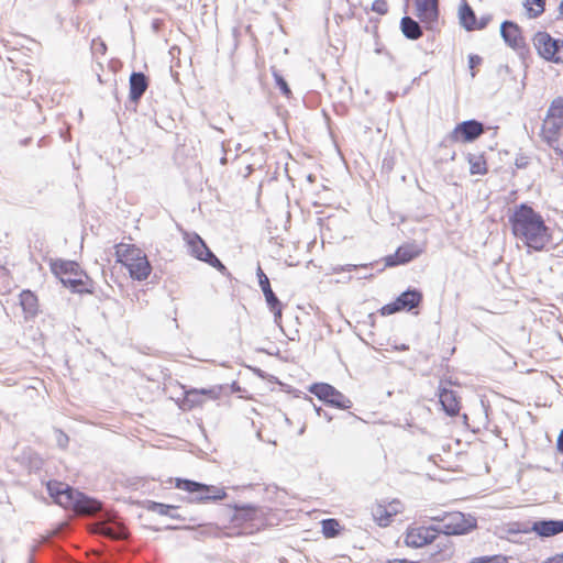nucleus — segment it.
I'll list each match as a JSON object with an SVG mask.
<instances>
[{
    "label": "nucleus",
    "instance_id": "obj_1",
    "mask_svg": "<svg viewBox=\"0 0 563 563\" xmlns=\"http://www.w3.org/2000/svg\"><path fill=\"white\" fill-rule=\"evenodd\" d=\"M508 222L514 236L533 251H542L551 242V231L543 217L527 203L516 206Z\"/></svg>",
    "mask_w": 563,
    "mask_h": 563
},
{
    "label": "nucleus",
    "instance_id": "obj_2",
    "mask_svg": "<svg viewBox=\"0 0 563 563\" xmlns=\"http://www.w3.org/2000/svg\"><path fill=\"white\" fill-rule=\"evenodd\" d=\"M47 490L54 501L64 508L84 512L91 510L88 506L91 500L65 483L51 481L47 483Z\"/></svg>",
    "mask_w": 563,
    "mask_h": 563
},
{
    "label": "nucleus",
    "instance_id": "obj_3",
    "mask_svg": "<svg viewBox=\"0 0 563 563\" xmlns=\"http://www.w3.org/2000/svg\"><path fill=\"white\" fill-rule=\"evenodd\" d=\"M52 272L56 275L64 286L70 288L74 292H91L85 288L86 282L89 279L78 263L74 261H55L52 263Z\"/></svg>",
    "mask_w": 563,
    "mask_h": 563
},
{
    "label": "nucleus",
    "instance_id": "obj_4",
    "mask_svg": "<svg viewBox=\"0 0 563 563\" xmlns=\"http://www.w3.org/2000/svg\"><path fill=\"white\" fill-rule=\"evenodd\" d=\"M176 488L189 493L190 503L206 504L222 500L227 497L224 488L214 485H207L187 478H176Z\"/></svg>",
    "mask_w": 563,
    "mask_h": 563
},
{
    "label": "nucleus",
    "instance_id": "obj_5",
    "mask_svg": "<svg viewBox=\"0 0 563 563\" xmlns=\"http://www.w3.org/2000/svg\"><path fill=\"white\" fill-rule=\"evenodd\" d=\"M431 520L438 521L434 526L439 533L445 536H461L470 532L476 527V519L472 516H465L460 511L444 512L443 515L432 516Z\"/></svg>",
    "mask_w": 563,
    "mask_h": 563
},
{
    "label": "nucleus",
    "instance_id": "obj_6",
    "mask_svg": "<svg viewBox=\"0 0 563 563\" xmlns=\"http://www.w3.org/2000/svg\"><path fill=\"white\" fill-rule=\"evenodd\" d=\"M309 391L327 405L341 410L350 409L353 405L349 397L328 383H314Z\"/></svg>",
    "mask_w": 563,
    "mask_h": 563
},
{
    "label": "nucleus",
    "instance_id": "obj_7",
    "mask_svg": "<svg viewBox=\"0 0 563 563\" xmlns=\"http://www.w3.org/2000/svg\"><path fill=\"white\" fill-rule=\"evenodd\" d=\"M533 44L539 55L553 63L563 62V40L553 38L547 32H537Z\"/></svg>",
    "mask_w": 563,
    "mask_h": 563
},
{
    "label": "nucleus",
    "instance_id": "obj_8",
    "mask_svg": "<svg viewBox=\"0 0 563 563\" xmlns=\"http://www.w3.org/2000/svg\"><path fill=\"white\" fill-rule=\"evenodd\" d=\"M189 246L190 254L199 261L208 263L217 268L220 273L225 274L227 267L208 247L206 242L197 233H186L185 236Z\"/></svg>",
    "mask_w": 563,
    "mask_h": 563
},
{
    "label": "nucleus",
    "instance_id": "obj_9",
    "mask_svg": "<svg viewBox=\"0 0 563 563\" xmlns=\"http://www.w3.org/2000/svg\"><path fill=\"white\" fill-rule=\"evenodd\" d=\"M422 292L416 288L401 292L395 301L383 306L379 310L382 316H389L401 310L410 311L418 308L422 302Z\"/></svg>",
    "mask_w": 563,
    "mask_h": 563
},
{
    "label": "nucleus",
    "instance_id": "obj_10",
    "mask_svg": "<svg viewBox=\"0 0 563 563\" xmlns=\"http://www.w3.org/2000/svg\"><path fill=\"white\" fill-rule=\"evenodd\" d=\"M483 133L484 125L482 122L477 120H466L456 124L453 131L446 136L445 141L471 143Z\"/></svg>",
    "mask_w": 563,
    "mask_h": 563
},
{
    "label": "nucleus",
    "instance_id": "obj_11",
    "mask_svg": "<svg viewBox=\"0 0 563 563\" xmlns=\"http://www.w3.org/2000/svg\"><path fill=\"white\" fill-rule=\"evenodd\" d=\"M519 531L528 533L534 532L541 538H549L563 532V520L542 519L530 523L521 525Z\"/></svg>",
    "mask_w": 563,
    "mask_h": 563
},
{
    "label": "nucleus",
    "instance_id": "obj_12",
    "mask_svg": "<svg viewBox=\"0 0 563 563\" xmlns=\"http://www.w3.org/2000/svg\"><path fill=\"white\" fill-rule=\"evenodd\" d=\"M438 536L434 526L408 528L405 536V543L410 548H421L432 543Z\"/></svg>",
    "mask_w": 563,
    "mask_h": 563
},
{
    "label": "nucleus",
    "instance_id": "obj_13",
    "mask_svg": "<svg viewBox=\"0 0 563 563\" xmlns=\"http://www.w3.org/2000/svg\"><path fill=\"white\" fill-rule=\"evenodd\" d=\"M220 395V388H191L185 393V397L181 400V409L191 410L196 407H199L203 404V397L209 399H217Z\"/></svg>",
    "mask_w": 563,
    "mask_h": 563
},
{
    "label": "nucleus",
    "instance_id": "obj_14",
    "mask_svg": "<svg viewBox=\"0 0 563 563\" xmlns=\"http://www.w3.org/2000/svg\"><path fill=\"white\" fill-rule=\"evenodd\" d=\"M500 35L505 43L516 51L523 49L526 42L519 25L512 21H504L500 25Z\"/></svg>",
    "mask_w": 563,
    "mask_h": 563
},
{
    "label": "nucleus",
    "instance_id": "obj_15",
    "mask_svg": "<svg viewBox=\"0 0 563 563\" xmlns=\"http://www.w3.org/2000/svg\"><path fill=\"white\" fill-rule=\"evenodd\" d=\"M422 253V249L415 243H408L399 246L394 255L386 257L387 266H397L409 263Z\"/></svg>",
    "mask_w": 563,
    "mask_h": 563
},
{
    "label": "nucleus",
    "instance_id": "obj_16",
    "mask_svg": "<svg viewBox=\"0 0 563 563\" xmlns=\"http://www.w3.org/2000/svg\"><path fill=\"white\" fill-rule=\"evenodd\" d=\"M417 16L427 24H433L439 19V0H415Z\"/></svg>",
    "mask_w": 563,
    "mask_h": 563
},
{
    "label": "nucleus",
    "instance_id": "obj_17",
    "mask_svg": "<svg viewBox=\"0 0 563 563\" xmlns=\"http://www.w3.org/2000/svg\"><path fill=\"white\" fill-rule=\"evenodd\" d=\"M130 100L137 103L146 89L148 88V79L142 71H133L130 76Z\"/></svg>",
    "mask_w": 563,
    "mask_h": 563
},
{
    "label": "nucleus",
    "instance_id": "obj_18",
    "mask_svg": "<svg viewBox=\"0 0 563 563\" xmlns=\"http://www.w3.org/2000/svg\"><path fill=\"white\" fill-rule=\"evenodd\" d=\"M562 129L563 123H559L555 120L545 118L541 129V136L550 147L556 150L555 145L559 142V136Z\"/></svg>",
    "mask_w": 563,
    "mask_h": 563
},
{
    "label": "nucleus",
    "instance_id": "obj_19",
    "mask_svg": "<svg viewBox=\"0 0 563 563\" xmlns=\"http://www.w3.org/2000/svg\"><path fill=\"white\" fill-rule=\"evenodd\" d=\"M439 400L442 406V409L446 412V415L453 417L459 413L460 401L457 400L455 391L444 387L440 388Z\"/></svg>",
    "mask_w": 563,
    "mask_h": 563
},
{
    "label": "nucleus",
    "instance_id": "obj_20",
    "mask_svg": "<svg viewBox=\"0 0 563 563\" xmlns=\"http://www.w3.org/2000/svg\"><path fill=\"white\" fill-rule=\"evenodd\" d=\"M126 268L130 273V276L139 282L145 280L152 272V266L146 255L142 256L141 258H136V261L133 263L129 262Z\"/></svg>",
    "mask_w": 563,
    "mask_h": 563
},
{
    "label": "nucleus",
    "instance_id": "obj_21",
    "mask_svg": "<svg viewBox=\"0 0 563 563\" xmlns=\"http://www.w3.org/2000/svg\"><path fill=\"white\" fill-rule=\"evenodd\" d=\"M459 18L461 25L467 30L473 31L476 30V15L472 7L463 0L460 9H459Z\"/></svg>",
    "mask_w": 563,
    "mask_h": 563
},
{
    "label": "nucleus",
    "instance_id": "obj_22",
    "mask_svg": "<svg viewBox=\"0 0 563 563\" xmlns=\"http://www.w3.org/2000/svg\"><path fill=\"white\" fill-rule=\"evenodd\" d=\"M146 509L148 511L156 512L161 516H167L172 519H178V520L185 519L177 512V510H178L177 506L166 505V504L150 500V501H147Z\"/></svg>",
    "mask_w": 563,
    "mask_h": 563
},
{
    "label": "nucleus",
    "instance_id": "obj_23",
    "mask_svg": "<svg viewBox=\"0 0 563 563\" xmlns=\"http://www.w3.org/2000/svg\"><path fill=\"white\" fill-rule=\"evenodd\" d=\"M100 533L112 540H123L128 536L125 527L117 521L103 523Z\"/></svg>",
    "mask_w": 563,
    "mask_h": 563
},
{
    "label": "nucleus",
    "instance_id": "obj_24",
    "mask_svg": "<svg viewBox=\"0 0 563 563\" xmlns=\"http://www.w3.org/2000/svg\"><path fill=\"white\" fill-rule=\"evenodd\" d=\"M400 29L402 34L409 40H418L422 36L420 24L408 15L401 19Z\"/></svg>",
    "mask_w": 563,
    "mask_h": 563
},
{
    "label": "nucleus",
    "instance_id": "obj_25",
    "mask_svg": "<svg viewBox=\"0 0 563 563\" xmlns=\"http://www.w3.org/2000/svg\"><path fill=\"white\" fill-rule=\"evenodd\" d=\"M256 275L258 277V284L264 294L266 303L267 305H276L278 302V298L275 295V292L273 291V289L271 287L269 279L265 275V273L263 272L261 266L257 267Z\"/></svg>",
    "mask_w": 563,
    "mask_h": 563
},
{
    "label": "nucleus",
    "instance_id": "obj_26",
    "mask_svg": "<svg viewBox=\"0 0 563 563\" xmlns=\"http://www.w3.org/2000/svg\"><path fill=\"white\" fill-rule=\"evenodd\" d=\"M372 515L375 522L380 527H387L391 521L389 509L385 505L377 504L374 506L372 508Z\"/></svg>",
    "mask_w": 563,
    "mask_h": 563
},
{
    "label": "nucleus",
    "instance_id": "obj_27",
    "mask_svg": "<svg viewBox=\"0 0 563 563\" xmlns=\"http://www.w3.org/2000/svg\"><path fill=\"white\" fill-rule=\"evenodd\" d=\"M20 301L23 310L34 314L37 310V298L30 290H23L20 295Z\"/></svg>",
    "mask_w": 563,
    "mask_h": 563
},
{
    "label": "nucleus",
    "instance_id": "obj_28",
    "mask_svg": "<svg viewBox=\"0 0 563 563\" xmlns=\"http://www.w3.org/2000/svg\"><path fill=\"white\" fill-rule=\"evenodd\" d=\"M547 118L558 121L559 123H563V98H555L547 112Z\"/></svg>",
    "mask_w": 563,
    "mask_h": 563
},
{
    "label": "nucleus",
    "instance_id": "obj_29",
    "mask_svg": "<svg viewBox=\"0 0 563 563\" xmlns=\"http://www.w3.org/2000/svg\"><path fill=\"white\" fill-rule=\"evenodd\" d=\"M470 173L472 175H484L487 172L486 162L482 155H468Z\"/></svg>",
    "mask_w": 563,
    "mask_h": 563
},
{
    "label": "nucleus",
    "instance_id": "obj_30",
    "mask_svg": "<svg viewBox=\"0 0 563 563\" xmlns=\"http://www.w3.org/2000/svg\"><path fill=\"white\" fill-rule=\"evenodd\" d=\"M523 7L530 18H538L544 12L545 0H525Z\"/></svg>",
    "mask_w": 563,
    "mask_h": 563
},
{
    "label": "nucleus",
    "instance_id": "obj_31",
    "mask_svg": "<svg viewBox=\"0 0 563 563\" xmlns=\"http://www.w3.org/2000/svg\"><path fill=\"white\" fill-rule=\"evenodd\" d=\"M321 526L325 538H334L339 534L340 525L336 519H324L321 521Z\"/></svg>",
    "mask_w": 563,
    "mask_h": 563
},
{
    "label": "nucleus",
    "instance_id": "obj_32",
    "mask_svg": "<svg viewBox=\"0 0 563 563\" xmlns=\"http://www.w3.org/2000/svg\"><path fill=\"white\" fill-rule=\"evenodd\" d=\"M271 70H272V75H273L275 85L279 88L280 92L285 97L289 98L291 96V90H290L287 81L283 77V75L275 67H272Z\"/></svg>",
    "mask_w": 563,
    "mask_h": 563
},
{
    "label": "nucleus",
    "instance_id": "obj_33",
    "mask_svg": "<svg viewBox=\"0 0 563 563\" xmlns=\"http://www.w3.org/2000/svg\"><path fill=\"white\" fill-rule=\"evenodd\" d=\"M135 245L119 243L115 245V255L118 257V262L123 263L124 260L128 258V254L130 250H132Z\"/></svg>",
    "mask_w": 563,
    "mask_h": 563
},
{
    "label": "nucleus",
    "instance_id": "obj_34",
    "mask_svg": "<svg viewBox=\"0 0 563 563\" xmlns=\"http://www.w3.org/2000/svg\"><path fill=\"white\" fill-rule=\"evenodd\" d=\"M91 52L93 55H104L107 52L106 43L100 38H93L91 42Z\"/></svg>",
    "mask_w": 563,
    "mask_h": 563
},
{
    "label": "nucleus",
    "instance_id": "obj_35",
    "mask_svg": "<svg viewBox=\"0 0 563 563\" xmlns=\"http://www.w3.org/2000/svg\"><path fill=\"white\" fill-rule=\"evenodd\" d=\"M144 255H145V253L141 249L134 246L132 250H130V253L128 254V258L124 260L122 264L126 267L129 262L133 263L136 261V258H141Z\"/></svg>",
    "mask_w": 563,
    "mask_h": 563
},
{
    "label": "nucleus",
    "instance_id": "obj_36",
    "mask_svg": "<svg viewBox=\"0 0 563 563\" xmlns=\"http://www.w3.org/2000/svg\"><path fill=\"white\" fill-rule=\"evenodd\" d=\"M475 563H507L505 556L501 555H493V556H483L474 560Z\"/></svg>",
    "mask_w": 563,
    "mask_h": 563
},
{
    "label": "nucleus",
    "instance_id": "obj_37",
    "mask_svg": "<svg viewBox=\"0 0 563 563\" xmlns=\"http://www.w3.org/2000/svg\"><path fill=\"white\" fill-rule=\"evenodd\" d=\"M372 10L378 14H386L388 11V4L386 0H375L372 4Z\"/></svg>",
    "mask_w": 563,
    "mask_h": 563
},
{
    "label": "nucleus",
    "instance_id": "obj_38",
    "mask_svg": "<svg viewBox=\"0 0 563 563\" xmlns=\"http://www.w3.org/2000/svg\"><path fill=\"white\" fill-rule=\"evenodd\" d=\"M271 309V311L274 313V321L275 323L279 324L282 320V312H283V305L278 300L276 305H267Z\"/></svg>",
    "mask_w": 563,
    "mask_h": 563
},
{
    "label": "nucleus",
    "instance_id": "obj_39",
    "mask_svg": "<svg viewBox=\"0 0 563 563\" xmlns=\"http://www.w3.org/2000/svg\"><path fill=\"white\" fill-rule=\"evenodd\" d=\"M482 63V57L478 56V55H470L468 56V67L471 69V77L474 78L475 77V71H474V68L476 66H478L479 64Z\"/></svg>",
    "mask_w": 563,
    "mask_h": 563
},
{
    "label": "nucleus",
    "instance_id": "obj_40",
    "mask_svg": "<svg viewBox=\"0 0 563 563\" xmlns=\"http://www.w3.org/2000/svg\"><path fill=\"white\" fill-rule=\"evenodd\" d=\"M55 434H56V442L58 444V446L60 448H66L67 444H68V435L66 433H64L62 430H55Z\"/></svg>",
    "mask_w": 563,
    "mask_h": 563
},
{
    "label": "nucleus",
    "instance_id": "obj_41",
    "mask_svg": "<svg viewBox=\"0 0 563 563\" xmlns=\"http://www.w3.org/2000/svg\"><path fill=\"white\" fill-rule=\"evenodd\" d=\"M492 20V15L487 14V15H482L479 21L477 22L476 21V30H483L485 29L488 23L490 22Z\"/></svg>",
    "mask_w": 563,
    "mask_h": 563
},
{
    "label": "nucleus",
    "instance_id": "obj_42",
    "mask_svg": "<svg viewBox=\"0 0 563 563\" xmlns=\"http://www.w3.org/2000/svg\"><path fill=\"white\" fill-rule=\"evenodd\" d=\"M399 501L398 500H394L391 501L388 506H386L388 509H389V514H390V517L393 518L395 515H397V512L399 511L398 509V506H399Z\"/></svg>",
    "mask_w": 563,
    "mask_h": 563
},
{
    "label": "nucleus",
    "instance_id": "obj_43",
    "mask_svg": "<svg viewBox=\"0 0 563 563\" xmlns=\"http://www.w3.org/2000/svg\"><path fill=\"white\" fill-rule=\"evenodd\" d=\"M556 449L560 453L563 454V430L560 432L558 437Z\"/></svg>",
    "mask_w": 563,
    "mask_h": 563
},
{
    "label": "nucleus",
    "instance_id": "obj_44",
    "mask_svg": "<svg viewBox=\"0 0 563 563\" xmlns=\"http://www.w3.org/2000/svg\"><path fill=\"white\" fill-rule=\"evenodd\" d=\"M543 563H563V554L550 558Z\"/></svg>",
    "mask_w": 563,
    "mask_h": 563
},
{
    "label": "nucleus",
    "instance_id": "obj_45",
    "mask_svg": "<svg viewBox=\"0 0 563 563\" xmlns=\"http://www.w3.org/2000/svg\"><path fill=\"white\" fill-rule=\"evenodd\" d=\"M528 162L526 157H519L516 159V166L518 168H525L527 166Z\"/></svg>",
    "mask_w": 563,
    "mask_h": 563
},
{
    "label": "nucleus",
    "instance_id": "obj_46",
    "mask_svg": "<svg viewBox=\"0 0 563 563\" xmlns=\"http://www.w3.org/2000/svg\"><path fill=\"white\" fill-rule=\"evenodd\" d=\"M356 268V265H346V267L343 268V271L351 272L352 269Z\"/></svg>",
    "mask_w": 563,
    "mask_h": 563
},
{
    "label": "nucleus",
    "instance_id": "obj_47",
    "mask_svg": "<svg viewBox=\"0 0 563 563\" xmlns=\"http://www.w3.org/2000/svg\"><path fill=\"white\" fill-rule=\"evenodd\" d=\"M559 12H560V15L563 16V0H561V2H560Z\"/></svg>",
    "mask_w": 563,
    "mask_h": 563
},
{
    "label": "nucleus",
    "instance_id": "obj_48",
    "mask_svg": "<svg viewBox=\"0 0 563 563\" xmlns=\"http://www.w3.org/2000/svg\"><path fill=\"white\" fill-rule=\"evenodd\" d=\"M398 349H399V350H401V351H405V350H407V349H408V346H407V345H405V344H402V345H400V347H398Z\"/></svg>",
    "mask_w": 563,
    "mask_h": 563
},
{
    "label": "nucleus",
    "instance_id": "obj_49",
    "mask_svg": "<svg viewBox=\"0 0 563 563\" xmlns=\"http://www.w3.org/2000/svg\"><path fill=\"white\" fill-rule=\"evenodd\" d=\"M316 411H317L318 416H321V412H322L321 408H316Z\"/></svg>",
    "mask_w": 563,
    "mask_h": 563
},
{
    "label": "nucleus",
    "instance_id": "obj_50",
    "mask_svg": "<svg viewBox=\"0 0 563 563\" xmlns=\"http://www.w3.org/2000/svg\"><path fill=\"white\" fill-rule=\"evenodd\" d=\"M227 163V158L225 157H222L221 158V164L224 165Z\"/></svg>",
    "mask_w": 563,
    "mask_h": 563
},
{
    "label": "nucleus",
    "instance_id": "obj_51",
    "mask_svg": "<svg viewBox=\"0 0 563 563\" xmlns=\"http://www.w3.org/2000/svg\"><path fill=\"white\" fill-rule=\"evenodd\" d=\"M501 68H505L506 71L509 70V67L508 66H501Z\"/></svg>",
    "mask_w": 563,
    "mask_h": 563
},
{
    "label": "nucleus",
    "instance_id": "obj_52",
    "mask_svg": "<svg viewBox=\"0 0 563 563\" xmlns=\"http://www.w3.org/2000/svg\"><path fill=\"white\" fill-rule=\"evenodd\" d=\"M324 417H325L328 420H331V417H329L325 412H324Z\"/></svg>",
    "mask_w": 563,
    "mask_h": 563
},
{
    "label": "nucleus",
    "instance_id": "obj_53",
    "mask_svg": "<svg viewBox=\"0 0 563 563\" xmlns=\"http://www.w3.org/2000/svg\"><path fill=\"white\" fill-rule=\"evenodd\" d=\"M472 563H475L474 561Z\"/></svg>",
    "mask_w": 563,
    "mask_h": 563
}]
</instances>
